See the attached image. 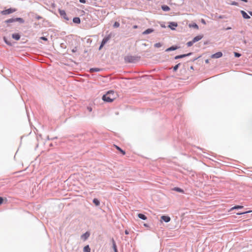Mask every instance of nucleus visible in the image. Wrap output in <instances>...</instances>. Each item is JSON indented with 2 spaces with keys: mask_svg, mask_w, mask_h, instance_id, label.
Returning <instances> with one entry per match:
<instances>
[{
  "mask_svg": "<svg viewBox=\"0 0 252 252\" xmlns=\"http://www.w3.org/2000/svg\"><path fill=\"white\" fill-rule=\"evenodd\" d=\"M83 252H90V249L89 247V246H85L84 248V249H83Z\"/></svg>",
  "mask_w": 252,
  "mask_h": 252,
  "instance_id": "25",
  "label": "nucleus"
},
{
  "mask_svg": "<svg viewBox=\"0 0 252 252\" xmlns=\"http://www.w3.org/2000/svg\"><path fill=\"white\" fill-rule=\"evenodd\" d=\"M59 12L62 17L64 18L65 20L68 21L69 20V18L67 17L65 11L64 10H59Z\"/></svg>",
  "mask_w": 252,
  "mask_h": 252,
  "instance_id": "5",
  "label": "nucleus"
},
{
  "mask_svg": "<svg viewBox=\"0 0 252 252\" xmlns=\"http://www.w3.org/2000/svg\"><path fill=\"white\" fill-rule=\"evenodd\" d=\"M194 42H193V41H190L187 42V45L188 47H190L193 44Z\"/></svg>",
  "mask_w": 252,
  "mask_h": 252,
  "instance_id": "28",
  "label": "nucleus"
},
{
  "mask_svg": "<svg viewBox=\"0 0 252 252\" xmlns=\"http://www.w3.org/2000/svg\"><path fill=\"white\" fill-rule=\"evenodd\" d=\"M79 2L81 3H85L86 0H79Z\"/></svg>",
  "mask_w": 252,
  "mask_h": 252,
  "instance_id": "38",
  "label": "nucleus"
},
{
  "mask_svg": "<svg viewBox=\"0 0 252 252\" xmlns=\"http://www.w3.org/2000/svg\"><path fill=\"white\" fill-rule=\"evenodd\" d=\"M231 29V28L230 27H228L227 28H226V30H230Z\"/></svg>",
  "mask_w": 252,
  "mask_h": 252,
  "instance_id": "43",
  "label": "nucleus"
},
{
  "mask_svg": "<svg viewBox=\"0 0 252 252\" xmlns=\"http://www.w3.org/2000/svg\"><path fill=\"white\" fill-rule=\"evenodd\" d=\"M138 217L143 220H146L147 219L146 216L143 214H138Z\"/></svg>",
  "mask_w": 252,
  "mask_h": 252,
  "instance_id": "22",
  "label": "nucleus"
},
{
  "mask_svg": "<svg viewBox=\"0 0 252 252\" xmlns=\"http://www.w3.org/2000/svg\"><path fill=\"white\" fill-rule=\"evenodd\" d=\"M110 36L109 35L105 37L102 40V42L101 43L105 45L110 39Z\"/></svg>",
  "mask_w": 252,
  "mask_h": 252,
  "instance_id": "15",
  "label": "nucleus"
},
{
  "mask_svg": "<svg viewBox=\"0 0 252 252\" xmlns=\"http://www.w3.org/2000/svg\"><path fill=\"white\" fill-rule=\"evenodd\" d=\"M120 26V23L118 22H115L113 25L114 28H118Z\"/></svg>",
  "mask_w": 252,
  "mask_h": 252,
  "instance_id": "29",
  "label": "nucleus"
},
{
  "mask_svg": "<svg viewBox=\"0 0 252 252\" xmlns=\"http://www.w3.org/2000/svg\"><path fill=\"white\" fill-rule=\"evenodd\" d=\"M251 212H252L251 211H246V212H245L237 213H236V214L237 215H243V214H247L248 213H250Z\"/></svg>",
  "mask_w": 252,
  "mask_h": 252,
  "instance_id": "31",
  "label": "nucleus"
},
{
  "mask_svg": "<svg viewBox=\"0 0 252 252\" xmlns=\"http://www.w3.org/2000/svg\"><path fill=\"white\" fill-rule=\"evenodd\" d=\"M115 147H116L117 149L123 155L125 154V152L124 151H123L122 149H121L119 147L116 146V145H115Z\"/></svg>",
  "mask_w": 252,
  "mask_h": 252,
  "instance_id": "26",
  "label": "nucleus"
},
{
  "mask_svg": "<svg viewBox=\"0 0 252 252\" xmlns=\"http://www.w3.org/2000/svg\"><path fill=\"white\" fill-rule=\"evenodd\" d=\"M173 190H174V191H176L177 192H181V193H183L184 192L183 189H182L181 188H179L178 187H175V188H174L173 189Z\"/></svg>",
  "mask_w": 252,
  "mask_h": 252,
  "instance_id": "21",
  "label": "nucleus"
},
{
  "mask_svg": "<svg viewBox=\"0 0 252 252\" xmlns=\"http://www.w3.org/2000/svg\"><path fill=\"white\" fill-rule=\"evenodd\" d=\"M104 45V44L101 43V44L99 47V50H100L103 47Z\"/></svg>",
  "mask_w": 252,
  "mask_h": 252,
  "instance_id": "39",
  "label": "nucleus"
},
{
  "mask_svg": "<svg viewBox=\"0 0 252 252\" xmlns=\"http://www.w3.org/2000/svg\"><path fill=\"white\" fill-rule=\"evenodd\" d=\"M102 99L106 102H112L115 99V95L114 91H108L105 94H104L103 95Z\"/></svg>",
  "mask_w": 252,
  "mask_h": 252,
  "instance_id": "1",
  "label": "nucleus"
},
{
  "mask_svg": "<svg viewBox=\"0 0 252 252\" xmlns=\"http://www.w3.org/2000/svg\"><path fill=\"white\" fill-rule=\"evenodd\" d=\"M232 4H233V5H236V2H233V3H232Z\"/></svg>",
  "mask_w": 252,
  "mask_h": 252,
  "instance_id": "47",
  "label": "nucleus"
},
{
  "mask_svg": "<svg viewBox=\"0 0 252 252\" xmlns=\"http://www.w3.org/2000/svg\"><path fill=\"white\" fill-rule=\"evenodd\" d=\"M249 13L252 16V12H250Z\"/></svg>",
  "mask_w": 252,
  "mask_h": 252,
  "instance_id": "45",
  "label": "nucleus"
},
{
  "mask_svg": "<svg viewBox=\"0 0 252 252\" xmlns=\"http://www.w3.org/2000/svg\"><path fill=\"white\" fill-rule=\"evenodd\" d=\"M111 241H112V245H113L112 247L114 250V252H118L117 245H116L115 240H114L113 238H112Z\"/></svg>",
  "mask_w": 252,
  "mask_h": 252,
  "instance_id": "13",
  "label": "nucleus"
},
{
  "mask_svg": "<svg viewBox=\"0 0 252 252\" xmlns=\"http://www.w3.org/2000/svg\"><path fill=\"white\" fill-rule=\"evenodd\" d=\"M178 26V24L176 22H170L169 24V28H170L171 30H175V28L177 27Z\"/></svg>",
  "mask_w": 252,
  "mask_h": 252,
  "instance_id": "8",
  "label": "nucleus"
},
{
  "mask_svg": "<svg viewBox=\"0 0 252 252\" xmlns=\"http://www.w3.org/2000/svg\"><path fill=\"white\" fill-rule=\"evenodd\" d=\"M162 46L161 44L159 42L155 44L154 46L156 48H159Z\"/></svg>",
  "mask_w": 252,
  "mask_h": 252,
  "instance_id": "30",
  "label": "nucleus"
},
{
  "mask_svg": "<svg viewBox=\"0 0 252 252\" xmlns=\"http://www.w3.org/2000/svg\"><path fill=\"white\" fill-rule=\"evenodd\" d=\"M3 202V198L0 197V204H1Z\"/></svg>",
  "mask_w": 252,
  "mask_h": 252,
  "instance_id": "40",
  "label": "nucleus"
},
{
  "mask_svg": "<svg viewBox=\"0 0 252 252\" xmlns=\"http://www.w3.org/2000/svg\"><path fill=\"white\" fill-rule=\"evenodd\" d=\"M4 41L7 44V45H11L10 43L8 42V41H7L6 38L4 37Z\"/></svg>",
  "mask_w": 252,
  "mask_h": 252,
  "instance_id": "35",
  "label": "nucleus"
},
{
  "mask_svg": "<svg viewBox=\"0 0 252 252\" xmlns=\"http://www.w3.org/2000/svg\"><path fill=\"white\" fill-rule=\"evenodd\" d=\"M202 38H203V35H197V36H195V37H194L192 40L193 41V42H194V43L199 41L200 40H201Z\"/></svg>",
  "mask_w": 252,
  "mask_h": 252,
  "instance_id": "10",
  "label": "nucleus"
},
{
  "mask_svg": "<svg viewBox=\"0 0 252 252\" xmlns=\"http://www.w3.org/2000/svg\"><path fill=\"white\" fill-rule=\"evenodd\" d=\"M234 55H235V57H238V58L240 57L241 56V55L240 53H237V52H235Z\"/></svg>",
  "mask_w": 252,
  "mask_h": 252,
  "instance_id": "33",
  "label": "nucleus"
},
{
  "mask_svg": "<svg viewBox=\"0 0 252 252\" xmlns=\"http://www.w3.org/2000/svg\"><path fill=\"white\" fill-rule=\"evenodd\" d=\"M219 18H220V19L223 18V16H220Z\"/></svg>",
  "mask_w": 252,
  "mask_h": 252,
  "instance_id": "42",
  "label": "nucleus"
},
{
  "mask_svg": "<svg viewBox=\"0 0 252 252\" xmlns=\"http://www.w3.org/2000/svg\"><path fill=\"white\" fill-rule=\"evenodd\" d=\"M87 109L89 112H91L92 111V108L91 107H87Z\"/></svg>",
  "mask_w": 252,
  "mask_h": 252,
  "instance_id": "37",
  "label": "nucleus"
},
{
  "mask_svg": "<svg viewBox=\"0 0 252 252\" xmlns=\"http://www.w3.org/2000/svg\"><path fill=\"white\" fill-rule=\"evenodd\" d=\"M202 22L203 23H204V24L205 23V21H204V20H202Z\"/></svg>",
  "mask_w": 252,
  "mask_h": 252,
  "instance_id": "44",
  "label": "nucleus"
},
{
  "mask_svg": "<svg viewBox=\"0 0 252 252\" xmlns=\"http://www.w3.org/2000/svg\"><path fill=\"white\" fill-rule=\"evenodd\" d=\"M244 207L243 206H241V205H236V206H235L233 207H232L230 209V210L228 211V212H231L232 211V210H234V209H242Z\"/></svg>",
  "mask_w": 252,
  "mask_h": 252,
  "instance_id": "16",
  "label": "nucleus"
},
{
  "mask_svg": "<svg viewBox=\"0 0 252 252\" xmlns=\"http://www.w3.org/2000/svg\"><path fill=\"white\" fill-rule=\"evenodd\" d=\"M40 17H39V16H38V17H37V19H40Z\"/></svg>",
  "mask_w": 252,
  "mask_h": 252,
  "instance_id": "48",
  "label": "nucleus"
},
{
  "mask_svg": "<svg viewBox=\"0 0 252 252\" xmlns=\"http://www.w3.org/2000/svg\"><path fill=\"white\" fill-rule=\"evenodd\" d=\"M101 69L100 68H91L90 69V73H93V72H99L101 70Z\"/></svg>",
  "mask_w": 252,
  "mask_h": 252,
  "instance_id": "18",
  "label": "nucleus"
},
{
  "mask_svg": "<svg viewBox=\"0 0 252 252\" xmlns=\"http://www.w3.org/2000/svg\"><path fill=\"white\" fill-rule=\"evenodd\" d=\"M15 22H18L20 23H24L25 21L22 18H12L5 20L4 22L7 24H10Z\"/></svg>",
  "mask_w": 252,
  "mask_h": 252,
  "instance_id": "3",
  "label": "nucleus"
},
{
  "mask_svg": "<svg viewBox=\"0 0 252 252\" xmlns=\"http://www.w3.org/2000/svg\"><path fill=\"white\" fill-rule=\"evenodd\" d=\"M189 27H191L194 28L195 29H198V25L196 24H195V23L192 24V25H189Z\"/></svg>",
  "mask_w": 252,
  "mask_h": 252,
  "instance_id": "32",
  "label": "nucleus"
},
{
  "mask_svg": "<svg viewBox=\"0 0 252 252\" xmlns=\"http://www.w3.org/2000/svg\"><path fill=\"white\" fill-rule=\"evenodd\" d=\"M12 37L13 38L16 40H18L20 38V35L18 33H14L12 34Z\"/></svg>",
  "mask_w": 252,
  "mask_h": 252,
  "instance_id": "19",
  "label": "nucleus"
},
{
  "mask_svg": "<svg viewBox=\"0 0 252 252\" xmlns=\"http://www.w3.org/2000/svg\"><path fill=\"white\" fill-rule=\"evenodd\" d=\"M77 51V47H75L74 48H73L72 50H71V51L72 53H75Z\"/></svg>",
  "mask_w": 252,
  "mask_h": 252,
  "instance_id": "34",
  "label": "nucleus"
},
{
  "mask_svg": "<svg viewBox=\"0 0 252 252\" xmlns=\"http://www.w3.org/2000/svg\"><path fill=\"white\" fill-rule=\"evenodd\" d=\"M222 56V53L221 52H218L214 54H213L211 56V58L213 59H218L221 57Z\"/></svg>",
  "mask_w": 252,
  "mask_h": 252,
  "instance_id": "7",
  "label": "nucleus"
},
{
  "mask_svg": "<svg viewBox=\"0 0 252 252\" xmlns=\"http://www.w3.org/2000/svg\"><path fill=\"white\" fill-rule=\"evenodd\" d=\"M161 9L164 11H168L170 10V8L166 5H163L161 6Z\"/></svg>",
  "mask_w": 252,
  "mask_h": 252,
  "instance_id": "20",
  "label": "nucleus"
},
{
  "mask_svg": "<svg viewBox=\"0 0 252 252\" xmlns=\"http://www.w3.org/2000/svg\"><path fill=\"white\" fill-rule=\"evenodd\" d=\"M140 57L136 56L127 55L125 57L124 61L126 63H136L140 60Z\"/></svg>",
  "mask_w": 252,
  "mask_h": 252,
  "instance_id": "2",
  "label": "nucleus"
},
{
  "mask_svg": "<svg viewBox=\"0 0 252 252\" xmlns=\"http://www.w3.org/2000/svg\"><path fill=\"white\" fill-rule=\"evenodd\" d=\"M178 48V47H177V46H172L167 48V49H166L165 51L169 52V51H174V50L177 49Z\"/></svg>",
  "mask_w": 252,
  "mask_h": 252,
  "instance_id": "17",
  "label": "nucleus"
},
{
  "mask_svg": "<svg viewBox=\"0 0 252 252\" xmlns=\"http://www.w3.org/2000/svg\"><path fill=\"white\" fill-rule=\"evenodd\" d=\"M161 220H163V221H165V222H168L170 221L171 219H170V218L168 216H162L161 217Z\"/></svg>",
  "mask_w": 252,
  "mask_h": 252,
  "instance_id": "11",
  "label": "nucleus"
},
{
  "mask_svg": "<svg viewBox=\"0 0 252 252\" xmlns=\"http://www.w3.org/2000/svg\"><path fill=\"white\" fill-rule=\"evenodd\" d=\"M241 13L244 19H248L250 18V16L245 11L241 10Z\"/></svg>",
  "mask_w": 252,
  "mask_h": 252,
  "instance_id": "12",
  "label": "nucleus"
},
{
  "mask_svg": "<svg viewBox=\"0 0 252 252\" xmlns=\"http://www.w3.org/2000/svg\"><path fill=\"white\" fill-rule=\"evenodd\" d=\"M191 54H192V53H189L186 54H183V55H178V56H176V57H175L174 59L175 60H177V59H182V58H183L189 56Z\"/></svg>",
  "mask_w": 252,
  "mask_h": 252,
  "instance_id": "6",
  "label": "nucleus"
},
{
  "mask_svg": "<svg viewBox=\"0 0 252 252\" xmlns=\"http://www.w3.org/2000/svg\"><path fill=\"white\" fill-rule=\"evenodd\" d=\"M154 32V30L153 29H148L147 30H146L145 31H144L143 32H142V34H150L152 32Z\"/></svg>",
  "mask_w": 252,
  "mask_h": 252,
  "instance_id": "14",
  "label": "nucleus"
},
{
  "mask_svg": "<svg viewBox=\"0 0 252 252\" xmlns=\"http://www.w3.org/2000/svg\"><path fill=\"white\" fill-rule=\"evenodd\" d=\"M16 11V9L15 8H10L2 10L1 12V13L2 15H8V14L12 13L15 12Z\"/></svg>",
  "mask_w": 252,
  "mask_h": 252,
  "instance_id": "4",
  "label": "nucleus"
},
{
  "mask_svg": "<svg viewBox=\"0 0 252 252\" xmlns=\"http://www.w3.org/2000/svg\"><path fill=\"white\" fill-rule=\"evenodd\" d=\"M137 26H134V27H133V28H134V29L137 28Z\"/></svg>",
  "mask_w": 252,
  "mask_h": 252,
  "instance_id": "46",
  "label": "nucleus"
},
{
  "mask_svg": "<svg viewBox=\"0 0 252 252\" xmlns=\"http://www.w3.org/2000/svg\"><path fill=\"white\" fill-rule=\"evenodd\" d=\"M90 236V233L89 232H86L84 234H82L81 236V238L84 240V241L86 240Z\"/></svg>",
  "mask_w": 252,
  "mask_h": 252,
  "instance_id": "9",
  "label": "nucleus"
},
{
  "mask_svg": "<svg viewBox=\"0 0 252 252\" xmlns=\"http://www.w3.org/2000/svg\"><path fill=\"white\" fill-rule=\"evenodd\" d=\"M180 65V63H179L178 64L176 65L175 66H174L173 71H176L178 69V68H179Z\"/></svg>",
  "mask_w": 252,
  "mask_h": 252,
  "instance_id": "27",
  "label": "nucleus"
},
{
  "mask_svg": "<svg viewBox=\"0 0 252 252\" xmlns=\"http://www.w3.org/2000/svg\"><path fill=\"white\" fill-rule=\"evenodd\" d=\"M73 22L76 24H80V19L79 17H74L73 19Z\"/></svg>",
  "mask_w": 252,
  "mask_h": 252,
  "instance_id": "23",
  "label": "nucleus"
},
{
  "mask_svg": "<svg viewBox=\"0 0 252 252\" xmlns=\"http://www.w3.org/2000/svg\"><path fill=\"white\" fill-rule=\"evenodd\" d=\"M93 202L97 206H99L100 204L99 201L96 198L94 199Z\"/></svg>",
  "mask_w": 252,
  "mask_h": 252,
  "instance_id": "24",
  "label": "nucleus"
},
{
  "mask_svg": "<svg viewBox=\"0 0 252 252\" xmlns=\"http://www.w3.org/2000/svg\"><path fill=\"white\" fill-rule=\"evenodd\" d=\"M125 233L126 234L128 235L129 234V231L127 230H126Z\"/></svg>",
  "mask_w": 252,
  "mask_h": 252,
  "instance_id": "41",
  "label": "nucleus"
},
{
  "mask_svg": "<svg viewBox=\"0 0 252 252\" xmlns=\"http://www.w3.org/2000/svg\"><path fill=\"white\" fill-rule=\"evenodd\" d=\"M40 38L44 41H47V38L45 37H41Z\"/></svg>",
  "mask_w": 252,
  "mask_h": 252,
  "instance_id": "36",
  "label": "nucleus"
}]
</instances>
